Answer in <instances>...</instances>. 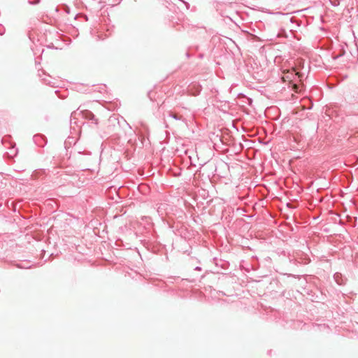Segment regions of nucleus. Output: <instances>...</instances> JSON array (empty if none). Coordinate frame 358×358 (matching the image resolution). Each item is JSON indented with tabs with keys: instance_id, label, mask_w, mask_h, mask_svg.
<instances>
[{
	"instance_id": "nucleus-2",
	"label": "nucleus",
	"mask_w": 358,
	"mask_h": 358,
	"mask_svg": "<svg viewBox=\"0 0 358 358\" xmlns=\"http://www.w3.org/2000/svg\"><path fill=\"white\" fill-rule=\"evenodd\" d=\"M298 89H299V86H298L296 84H294V85H292V90H293L295 92H296V93H297V92H299Z\"/></svg>"
},
{
	"instance_id": "nucleus-1",
	"label": "nucleus",
	"mask_w": 358,
	"mask_h": 358,
	"mask_svg": "<svg viewBox=\"0 0 358 358\" xmlns=\"http://www.w3.org/2000/svg\"><path fill=\"white\" fill-rule=\"evenodd\" d=\"M284 76H282V79L283 81L292 83L294 80V78L296 76H298L299 78L301 77V75L299 72H296V70L294 68H292L291 70H287L283 71Z\"/></svg>"
}]
</instances>
